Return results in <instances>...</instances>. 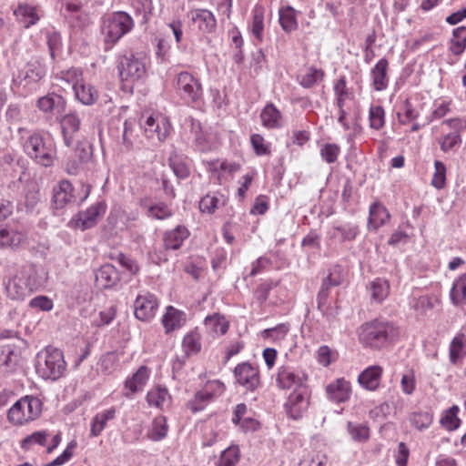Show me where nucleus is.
<instances>
[{
  "label": "nucleus",
  "mask_w": 466,
  "mask_h": 466,
  "mask_svg": "<svg viewBox=\"0 0 466 466\" xmlns=\"http://www.w3.org/2000/svg\"><path fill=\"white\" fill-rule=\"evenodd\" d=\"M359 234V227L352 222H344L334 225L329 231L331 238L339 242L352 241Z\"/></svg>",
  "instance_id": "obj_29"
},
{
  "label": "nucleus",
  "mask_w": 466,
  "mask_h": 466,
  "mask_svg": "<svg viewBox=\"0 0 466 466\" xmlns=\"http://www.w3.org/2000/svg\"><path fill=\"white\" fill-rule=\"evenodd\" d=\"M104 212L105 206L102 203H96L86 211L78 213L77 216L71 220V223L76 228L86 230L94 227L96 224L97 218Z\"/></svg>",
  "instance_id": "obj_18"
},
{
  "label": "nucleus",
  "mask_w": 466,
  "mask_h": 466,
  "mask_svg": "<svg viewBox=\"0 0 466 466\" xmlns=\"http://www.w3.org/2000/svg\"><path fill=\"white\" fill-rule=\"evenodd\" d=\"M265 9L260 5H256L252 10V21L248 29L256 44L263 41Z\"/></svg>",
  "instance_id": "obj_33"
},
{
  "label": "nucleus",
  "mask_w": 466,
  "mask_h": 466,
  "mask_svg": "<svg viewBox=\"0 0 466 466\" xmlns=\"http://www.w3.org/2000/svg\"><path fill=\"white\" fill-rule=\"evenodd\" d=\"M279 23L286 32H290L297 27L295 10L289 6L279 10Z\"/></svg>",
  "instance_id": "obj_56"
},
{
  "label": "nucleus",
  "mask_w": 466,
  "mask_h": 466,
  "mask_svg": "<svg viewBox=\"0 0 466 466\" xmlns=\"http://www.w3.org/2000/svg\"><path fill=\"white\" fill-rule=\"evenodd\" d=\"M170 395L168 390L163 387L151 389L147 394V400L150 406L162 408L164 404L169 401Z\"/></svg>",
  "instance_id": "obj_45"
},
{
  "label": "nucleus",
  "mask_w": 466,
  "mask_h": 466,
  "mask_svg": "<svg viewBox=\"0 0 466 466\" xmlns=\"http://www.w3.org/2000/svg\"><path fill=\"white\" fill-rule=\"evenodd\" d=\"M432 421L433 415L428 411H417L410 415V424L420 431L429 428Z\"/></svg>",
  "instance_id": "obj_51"
},
{
  "label": "nucleus",
  "mask_w": 466,
  "mask_h": 466,
  "mask_svg": "<svg viewBox=\"0 0 466 466\" xmlns=\"http://www.w3.org/2000/svg\"><path fill=\"white\" fill-rule=\"evenodd\" d=\"M201 390L212 401L215 398L220 396L224 392L225 386L221 381L215 380L208 381Z\"/></svg>",
  "instance_id": "obj_62"
},
{
  "label": "nucleus",
  "mask_w": 466,
  "mask_h": 466,
  "mask_svg": "<svg viewBox=\"0 0 466 466\" xmlns=\"http://www.w3.org/2000/svg\"><path fill=\"white\" fill-rule=\"evenodd\" d=\"M342 268L339 266H335L329 272V275L323 280L321 289L319 293V298L325 297L327 289L331 286H339L343 282L344 277Z\"/></svg>",
  "instance_id": "obj_46"
},
{
  "label": "nucleus",
  "mask_w": 466,
  "mask_h": 466,
  "mask_svg": "<svg viewBox=\"0 0 466 466\" xmlns=\"http://www.w3.org/2000/svg\"><path fill=\"white\" fill-rule=\"evenodd\" d=\"M88 196V190L81 198H77L72 184L67 180L60 181L53 188V202L56 209L64 208L71 204H80Z\"/></svg>",
  "instance_id": "obj_12"
},
{
  "label": "nucleus",
  "mask_w": 466,
  "mask_h": 466,
  "mask_svg": "<svg viewBox=\"0 0 466 466\" xmlns=\"http://www.w3.org/2000/svg\"><path fill=\"white\" fill-rule=\"evenodd\" d=\"M466 357V334L458 332L449 345V361L457 366L461 364Z\"/></svg>",
  "instance_id": "obj_24"
},
{
  "label": "nucleus",
  "mask_w": 466,
  "mask_h": 466,
  "mask_svg": "<svg viewBox=\"0 0 466 466\" xmlns=\"http://www.w3.org/2000/svg\"><path fill=\"white\" fill-rule=\"evenodd\" d=\"M176 88L180 98L187 104H198L202 100V85L198 77L187 71L177 74Z\"/></svg>",
  "instance_id": "obj_10"
},
{
  "label": "nucleus",
  "mask_w": 466,
  "mask_h": 466,
  "mask_svg": "<svg viewBox=\"0 0 466 466\" xmlns=\"http://www.w3.org/2000/svg\"><path fill=\"white\" fill-rule=\"evenodd\" d=\"M348 431L353 441H363L369 439L370 431L366 425L349 422Z\"/></svg>",
  "instance_id": "obj_61"
},
{
  "label": "nucleus",
  "mask_w": 466,
  "mask_h": 466,
  "mask_svg": "<svg viewBox=\"0 0 466 466\" xmlns=\"http://www.w3.org/2000/svg\"><path fill=\"white\" fill-rule=\"evenodd\" d=\"M37 107L46 114L59 113L65 107V100L56 93H49L37 100Z\"/></svg>",
  "instance_id": "obj_32"
},
{
  "label": "nucleus",
  "mask_w": 466,
  "mask_h": 466,
  "mask_svg": "<svg viewBox=\"0 0 466 466\" xmlns=\"http://www.w3.org/2000/svg\"><path fill=\"white\" fill-rule=\"evenodd\" d=\"M252 148L257 156H268L271 153V143L261 135L253 134L250 137Z\"/></svg>",
  "instance_id": "obj_54"
},
{
  "label": "nucleus",
  "mask_w": 466,
  "mask_h": 466,
  "mask_svg": "<svg viewBox=\"0 0 466 466\" xmlns=\"http://www.w3.org/2000/svg\"><path fill=\"white\" fill-rule=\"evenodd\" d=\"M460 408L457 405H452L451 408L443 410L440 419L441 427L448 431L457 430L461 424V420L458 416Z\"/></svg>",
  "instance_id": "obj_38"
},
{
  "label": "nucleus",
  "mask_w": 466,
  "mask_h": 466,
  "mask_svg": "<svg viewBox=\"0 0 466 466\" xmlns=\"http://www.w3.org/2000/svg\"><path fill=\"white\" fill-rule=\"evenodd\" d=\"M400 339V329L391 322L380 324V345L393 344Z\"/></svg>",
  "instance_id": "obj_48"
},
{
  "label": "nucleus",
  "mask_w": 466,
  "mask_h": 466,
  "mask_svg": "<svg viewBox=\"0 0 466 466\" xmlns=\"http://www.w3.org/2000/svg\"><path fill=\"white\" fill-rule=\"evenodd\" d=\"M159 306L157 297L149 292L139 294L134 303V313L137 319L149 321L157 311Z\"/></svg>",
  "instance_id": "obj_14"
},
{
  "label": "nucleus",
  "mask_w": 466,
  "mask_h": 466,
  "mask_svg": "<svg viewBox=\"0 0 466 466\" xmlns=\"http://www.w3.org/2000/svg\"><path fill=\"white\" fill-rule=\"evenodd\" d=\"M324 72L321 69L310 67L300 80V85L303 87L309 88L322 81Z\"/></svg>",
  "instance_id": "obj_57"
},
{
  "label": "nucleus",
  "mask_w": 466,
  "mask_h": 466,
  "mask_svg": "<svg viewBox=\"0 0 466 466\" xmlns=\"http://www.w3.org/2000/svg\"><path fill=\"white\" fill-rule=\"evenodd\" d=\"M25 242V236L13 227L0 228V248L15 249Z\"/></svg>",
  "instance_id": "obj_22"
},
{
  "label": "nucleus",
  "mask_w": 466,
  "mask_h": 466,
  "mask_svg": "<svg viewBox=\"0 0 466 466\" xmlns=\"http://www.w3.org/2000/svg\"><path fill=\"white\" fill-rule=\"evenodd\" d=\"M143 207L147 209V215L154 219L163 220L173 215L171 208L164 202L144 204Z\"/></svg>",
  "instance_id": "obj_43"
},
{
  "label": "nucleus",
  "mask_w": 466,
  "mask_h": 466,
  "mask_svg": "<svg viewBox=\"0 0 466 466\" xmlns=\"http://www.w3.org/2000/svg\"><path fill=\"white\" fill-rule=\"evenodd\" d=\"M189 232L184 226H177L164 234L163 242L166 249L177 250L188 238Z\"/></svg>",
  "instance_id": "obj_30"
},
{
  "label": "nucleus",
  "mask_w": 466,
  "mask_h": 466,
  "mask_svg": "<svg viewBox=\"0 0 466 466\" xmlns=\"http://www.w3.org/2000/svg\"><path fill=\"white\" fill-rule=\"evenodd\" d=\"M261 124L268 129H279L283 127L281 112L271 103L266 105L260 113Z\"/></svg>",
  "instance_id": "obj_26"
},
{
  "label": "nucleus",
  "mask_w": 466,
  "mask_h": 466,
  "mask_svg": "<svg viewBox=\"0 0 466 466\" xmlns=\"http://www.w3.org/2000/svg\"><path fill=\"white\" fill-rule=\"evenodd\" d=\"M46 66L43 61L38 57H33L19 70L14 81L25 90V94H29L37 90L46 75Z\"/></svg>",
  "instance_id": "obj_8"
},
{
  "label": "nucleus",
  "mask_w": 466,
  "mask_h": 466,
  "mask_svg": "<svg viewBox=\"0 0 466 466\" xmlns=\"http://www.w3.org/2000/svg\"><path fill=\"white\" fill-rule=\"evenodd\" d=\"M56 79L65 82L74 89L76 86L83 79V72L80 68L72 67L67 70H62L56 75Z\"/></svg>",
  "instance_id": "obj_47"
},
{
  "label": "nucleus",
  "mask_w": 466,
  "mask_h": 466,
  "mask_svg": "<svg viewBox=\"0 0 466 466\" xmlns=\"http://www.w3.org/2000/svg\"><path fill=\"white\" fill-rule=\"evenodd\" d=\"M420 109L419 95L416 94L402 101L398 108L397 115L402 124H407L419 116Z\"/></svg>",
  "instance_id": "obj_21"
},
{
  "label": "nucleus",
  "mask_w": 466,
  "mask_h": 466,
  "mask_svg": "<svg viewBox=\"0 0 466 466\" xmlns=\"http://www.w3.org/2000/svg\"><path fill=\"white\" fill-rule=\"evenodd\" d=\"M201 337L198 331H190L183 338L182 348L184 352L189 356L197 354L201 349Z\"/></svg>",
  "instance_id": "obj_49"
},
{
  "label": "nucleus",
  "mask_w": 466,
  "mask_h": 466,
  "mask_svg": "<svg viewBox=\"0 0 466 466\" xmlns=\"http://www.w3.org/2000/svg\"><path fill=\"white\" fill-rule=\"evenodd\" d=\"M168 432V425L166 417L157 416L147 430V438L152 441H160L165 439Z\"/></svg>",
  "instance_id": "obj_36"
},
{
  "label": "nucleus",
  "mask_w": 466,
  "mask_h": 466,
  "mask_svg": "<svg viewBox=\"0 0 466 466\" xmlns=\"http://www.w3.org/2000/svg\"><path fill=\"white\" fill-rule=\"evenodd\" d=\"M110 220L116 219V228L123 230L128 227V223L134 221L137 218V214L134 212L127 213L120 208L115 209L110 217Z\"/></svg>",
  "instance_id": "obj_52"
},
{
  "label": "nucleus",
  "mask_w": 466,
  "mask_h": 466,
  "mask_svg": "<svg viewBox=\"0 0 466 466\" xmlns=\"http://www.w3.org/2000/svg\"><path fill=\"white\" fill-rule=\"evenodd\" d=\"M18 132L21 139L24 140V151L29 157L43 167L53 165L56 151L50 138H46L37 132L29 134L25 128H19Z\"/></svg>",
  "instance_id": "obj_2"
},
{
  "label": "nucleus",
  "mask_w": 466,
  "mask_h": 466,
  "mask_svg": "<svg viewBox=\"0 0 466 466\" xmlns=\"http://www.w3.org/2000/svg\"><path fill=\"white\" fill-rule=\"evenodd\" d=\"M133 27L134 21L132 17L125 12L114 13L106 17L101 25L105 50L111 49Z\"/></svg>",
  "instance_id": "obj_5"
},
{
  "label": "nucleus",
  "mask_w": 466,
  "mask_h": 466,
  "mask_svg": "<svg viewBox=\"0 0 466 466\" xmlns=\"http://www.w3.org/2000/svg\"><path fill=\"white\" fill-rule=\"evenodd\" d=\"M120 280L118 270L111 264L101 266L96 272V283L100 289H109Z\"/></svg>",
  "instance_id": "obj_23"
},
{
  "label": "nucleus",
  "mask_w": 466,
  "mask_h": 466,
  "mask_svg": "<svg viewBox=\"0 0 466 466\" xmlns=\"http://www.w3.org/2000/svg\"><path fill=\"white\" fill-rule=\"evenodd\" d=\"M227 202L228 198L225 194L218 191L209 192L200 199L199 209L203 213L213 214Z\"/></svg>",
  "instance_id": "obj_28"
},
{
  "label": "nucleus",
  "mask_w": 466,
  "mask_h": 466,
  "mask_svg": "<svg viewBox=\"0 0 466 466\" xmlns=\"http://www.w3.org/2000/svg\"><path fill=\"white\" fill-rule=\"evenodd\" d=\"M336 106L339 107L338 122L345 130L350 128L347 116L353 113L357 108V101L354 92L347 86L344 76L336 81L333 86Z\"/></svg>",
  "instance_id": "obj_9"
},
{
  "label": "nucleus",
  "mask_w": 466,
  "mask_h": 466,
  "mask_svg": "<svg viewBox=\"0 0 466 466\" xmlns=\"http://www.w3.org/2000/svg\"><path fill=\"white\" fill-rule=\"evenodd\" d=\"M359 339L364 347H376L379 339V322L374 319L366 322L359 329Z\"/></svg>",
  "instance_id": "obj_31"
},
{
  "label": "nucleus",
  "mask_w": 466,
  "mask_h": 466,
  "mask_svg": "<svg viewBox=\"0 0 466 466\" xmlns=\"http://www.w3.org/2000/svg\"><path fill=\"white\" fill-rule=\"evenodd\" d=\"M449 49L455 56H461L464 52L466 49L465 26H460L453 30Z\"/></svg>",
  "instance_id": "obj_42"
},
{
  "label": "nucleus",
  "mask_w": 466,
  "mask_h": 466,
  "mask_svg": "<svg viewBox=\"0 0 466 466\" xmlns=\"http://www.w3.org/2000/svg\"><path fill=\"white\" fill-rule=\"evenodd\" d=\"M447 168L443 162L435 160L434 173L431 178V186L437 189H442L446 186Z\"/></svg>",
  "instance_id": "obj_53"
},
{
  "label": "nucleus",
  "mask_w": 466,
  "mask_h": 466,
  "mask_svg": "<svg viewBox=\"0 0 466 466\" xmlns=\"http://www.w3.org/2000/svg\"><path fill=\"white\" fill-rule=\"evenodd\" d=\"M434 302L431 297L420 296L414 299L412 304L413 309L420 316H424L427 312L432 309Z\"/></svg>",
  "instance_id": "obj_63"
},
{
  "label": "nucleus",
  "mask_w": 466,
  "mask_h": 466,
  "mask_svg": "<svg viewBox=\"0 0 466 466\" xmlns=\"http://www.w3.org/2000/svg\"><path fill=\"white\" fill-rule=\"evenodd\" d=\"M17 20L26 28L37 23L43 13L32 2H23L14 11Z\"/></svg>",
  "instance_id": "obj_19"
},
{
  "label": "nucleus",
  "mask_w": 466,
  "mask_h": 466,
  "mask_svg": "<svg viewBox=\"0 0 466 466\" xmlns=\"http://www.w3.org/2000/svg\"><path fill=\"white\" fill-rule=\"evenodd\" d=\"M47 279V272L43 267L25 264L5 283V291L11 299L23 300L31 293L44 289Z\"/></svg>",
  "instance_id": "obj_1"
},
{
  "label": "nucleus",
  "mask_w": 466,
  "mask_h": 466,
  "mask_svg": "<svg viewBox=\"0 0 466 466\" xmlns=\"http://www.w3.org/2000/svg\"><path fill=\"white\" fill-rule=\"evenodd\" d=\"M451 302L456 305L466 303V273L455 279L451 289Z\"/></svg>",
  "instance_id": "obj_41"
},
{
  "label": "nucleus",
  "mask_w": 466,
  "mask_h": 466,
  "mask_svg": "<svg viewBox=\"0 0 466 466\" xmlns=\"http://www.w3.org/2000/svg\"><path fill=\"white\" fill-rule=\"evenodd\" d=\"M210 402V399L199 390L196 392L194 397L187 401V405L193 413H197L202 411Z\"/></svg>",
  "instance_id": "obj_58"
},
{
  "label": "nucleus",
  "mask_w": 466,
  "mask_h": 466,
  "mask_svg": "<svg viewBox=\"0 0 466 466\" xmlns=\"http://www.w3.org/2000/svg\"><path fill=\"white\" fill-rule=\"evenodd\" d=\"M204 324L207 330L214 335H224L228 329V322L219 314L208 316Z\"/></svg>",
  "instance_id": "obj_40"
},
{
  "label": "nucleus",
  "mask_w": 466,
  "mask_h": 466,
  "mask_svg": "<svg viewBox=\"0 0 466 466\" xmlns=\"http://www.w3.org/2000/svg\"><path fill=\"white\" fill-rule=\"evenodd\" d=\"M140 127L146 137L153 142L164 141L171 130L169 120L160 114L148 116Z\"/></svg>",
  "instance_id": "obj_11"
},
{
  "label": "nucleus",
  "mask_w": 466,
  "mask_h": 466,
  "mask_svg": "<svg viewBox=\"0 0 466 466\" xmlns=\"http://www.w3.org/2000/svg\"><path fill=\"white\" fill-rule=\"evenodd\" d=\"M76 99L83 105H94L98 98V92L94 86L87 84L82 79L73 89Z\"/></svg>",
  "instance_id": "obj_35"
},
{
  "label": "nucleus",
  "mask_w": 466,
  "mask_h": 466,
  "mask_svg": "<svg viewBox=\"0 0 466 466\" xmlns=\"http://www.w3.org/2000/svg\"><path fill=\"white\" fill-rule=\"evenodd\" d=\"M188 15L201 35H207L215 31L217 20L212 12L207 9H196L191 11Z\"/></svg>",
  "instance_id": "obj_16"
},
{
  "label": "nucleus",
  "mask_w": 466,
  "mask_h": 466,
  "mask_svg": "<svg viewBox=\"0 0 466 466\" xmlns=\"http://www.w3.org/2000/svg\"><path fill=\"white\" fill-rule=\"evenodd\" d=\"M208 169L211 172L218 173V179L221 181V177L225 175H233L240 169V166L235 162L215 160L208 162Z\"/></svg>",
  "instance_id": "obj_44"
},
{
  "label": "nucleus",
  "mask_w": 466,
  "mask_h": 466,
  "mask_svg": "<svg viewBox=\"0 0 466 466\" xmlns=\"http://www.w3.org/2000/svg\"><path fill=\"white\" fill-rule=\"evenodd\" d=\"M137 123L135 119H127L124 122L122 134V144L127 148H131L137 141Z\"/></svg>",
  "instance_id": "obj_50"
},
{
  "label": "nucleus",
  "mask_w": 466,
  "mask_h": 466,
  "mask_svg": "<svg viewBox=\"0 0 466 466\" xmlns=\"http://www.w3.org/2000/svg\"><path fill=\"white\" fill-rule=\"evenodd\" d=\"M339 152L340 149L336 144L329 143L322 145L319 149L321 158L329 164L334 163L337 160Z\"/></svg>",
  "instance_id": "obj_64"
},
{
  "label": "nucleus",
  "mask_w": 466,
  "mask_h": 466,
  "mask_svg": "<svg viewBox=\"0 0 466 466\" xmlns=\"http://www.w3.org/2000/svg\"><path fill=\"white\" fill-rule=\"evenodd\" d=\"M116 412V408L111 407L96 414L91 421L90 436H99L106 427L107 422L115 419Z\"/></svg>",
  "instance_id": "obj_34"
},
{
  "label": "nucleus",
  "mask_w": 466,
  "mask_h": 466,
  "mask_svg": "<svg viewBox=\"0 0 466 466\" xmlns=\"http://www.w3.org/2000/svg\"><path fill=\"white\" fill-rule=\"evenodd\" d=\"M46 36L50 56L52 59H55L56 53L62 46L61 35L57 31L52 29L46 31Z\"/></svg>",
  "instance_id": "obj_60"
},
{
  "label": "nucleus",
  "mask_w": 466,
  "mask_h": 466,
  "mask_svg": "<svg viewBox=\"0 0 466 466\" xmlns=\"http://www.w3.org/2000/svg\"><path fill=\"white\" fill-rule=\"evenodd\" d=\"M306 376L302 371L297 370L289 366H282L277 374V384L280 389L289 390L293 387L302 389Z\"/></svg>",
  "instance_id": "obj_15"
},
{
  "label": "nucleus",
  "mask_w": 466,
  "mask_h": 466,
  "mask_svg": "<svg viewBox=\"0 0 466 466\" xmlns=\"http://www.w3.org/2000/svg\"><path fill=\"white\" fill-rule=\"evenodd\" d=\"M466 130V119L455 117L443 120L432 127L435 140L443 153L456 151L461 145V134Z\"/></svg>",
  "instance_id": "obj_3"
},
{
  "label": "nucleus",
  "mask_w": 466,
  "mask_h": 466,
  "mask_svg": "<svg viewBox=\"0 0 466 466\" xmlns=\"http://www.w3.org/2000/svg\"><path fill=\"white\" fill-rule=\"evenodd\" d=\"M80 127V119L76 113H69L61 119V128L64 137V143L66 147H73L74 134Z\"/></svg>",
  "instance_id": "obj_27"
},
{
  "label": "nucleus",
  "mask_w": 466,
  "mask_h": 466,
  "mask_svg": "<svg viewBox=\"0 0 466 466\" xmlns=\"http://www.w3.org/2000/svg\"><path fill=\"white\" fill-rule=\"evenodd\" d=\"M36 372L45 380H56L63 377L66 362L61 350L48 346L36 355Z\"/></svg>",
  "instance_id": "obj_4"
},
{
  "label": "nucleus",
  "mask_w": 466,
  "mask_h": 466,
  "mask_svg": "<svg viewBox=\"0 0 466 466\" xmlns=\"http://www.w3.org/2000/svg\"><path fill=\"white\" fill-rule=\"evenodd\" d=\"M288 414L294 420L302 416L309 407V399L305 389H296L289 395L286 404Z\"/></svg>",
  "instance_id": "obj_17"
},
{
  "label": "nucleus",
  "mask_w": 466,
  "mask_h": 466,
  "mask_svg": "<svg viewBox=\"0 0 466 466\" xmlns=\"http://www.w3.org/2000/svg\"><path fill=\"white\" fill-rule=\"evenodd\" d=\"M47 432L39 431L28 435L21 441V448L25 451L30 450L34 445L45 446L47 440Z\"/></svg>",
  "instance_id": "obj_55"
},
{
  "label": "nucleus",
  "mask_w": 466,
  "mask_h": 466,
  "mask_svg": "<svg viewBox=\"0 0 466 466\" xmlns=\"http://www.w3.org/2000/svg\"><path fill=\"white\" fill-rule=\"evenodd\" d=\"M359 384L365 390L374 391L379 388V366H370L358 377Z\"/></svg>",
  "instance_id": "obj_37"
},
{
  "label": "nucleus",
  "mask_w": 466,
  "mask_h": 466,
  "mask_svg": "<svg viewBox=\"0 0 466 466\" xmlns=\"http://www.w3.org/2000/svg\"><path fill=\"white\" fill-rule=\"evenodd\" d=\"M233 372L237 383L247 390L254 391L260 384L258 368L249 362L238 364Z\"/></svg>",
  "instance_id": "obj_13"
},
{
  "label": "nucleus",
  "mask_w": 466,
  "mask_h": 466,
  "mask_svg": "<svg viewBox=\"0 0 466 466\" xmlns=\"http://www.w3.org/2000/svg\"><path fill=\"white\" fill-rule=\"evenodd\" d=\"M147 58L142 54L125 53L116 57V68L122 82L134 84L147 74Z\"/></svg>",
  "instance_id": "obj_6"
},
{
  "label": "nucleus",
  "mask_w": 466,
  "mask_h": 466,
  "mask_svg": "<svg viewBox=\"0 0 466 466\" xmlns=\"http://www.w3.org/2000/svg\"><path fill=\"white\" fill-rule=\"evenodd\" d=\"M42 406V401L36 397H22L8 410L7 420L15 426H24L40 417Z\"/></svg>",
  "instance_id": "obj_7"
},
{
  "label": "nucleus",
  "mask_w": 466,
  "mask_h": 466,
  "mask_svg": "<svg viewBox=\"0 0 466 466\" xmlns=\"http://www.w3.org/2000/svg\"><path fill=\"white\" fill-rule=\"evenodd\" d=\"M238 459V448L237 446H230L221 453L218 466H235Z\"/></svg>",
  "instance_id": "obj_59"
},
{
  "label": "nucleus",
  "mask_w": 466,
  "mask_h": 466,
  "mask_svg": "<svg viewBox=\"0 0 466 466\" xmlns=\"http://www.w3.org/2000/svg\"><path fill=\"white\" fill-rule=\"evenodd\" d=\"M167 334L180 329L187 322V315L173 306H168L161 319Z\"/></svg>",
  "instance_id": "obj_20"
},
{
  "label": "nucleus",
  "mask_w": 466,
  "mask_h": 466,
  "mask_svg": "<svg viewBox=\"0 0 466 466\" xmlns=\"http://www.w3.org/2000/svg\"><path fill=\"white\" fill-rule=\"evenodd\" d=\"M326 392L329 400L335 402H344L350 399L351 393L350 384L345 379H338L329 384Z\"/></svg>",
  "instance_id": "obj_25"
},
{
  "label": "nucleus",
  "mask_w": 466,
  "mask_h": 466,
  "mask_svg": "<svg viewBox=\"0 0 466 466\" xmlns=\"http://www.w3.org/2000/svg\"><path fill=\"white\" fill-rule=\"evenodd\" d=\"M149 378V370L147 367L141 366L133 376L126 380V388L135 393L142 390Z\"/></svg>",
  "instance_id": "obj_39"
}]
</instances>
